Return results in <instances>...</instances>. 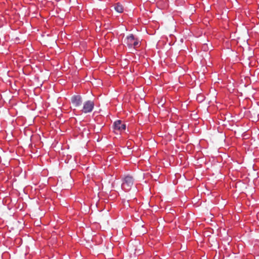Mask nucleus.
<instances>
[{"instance_id": "1", "label": "nucleus", "mask_w": 259, "mask_h": 259, "mask_svg": "<svg viewBox=\"0 0 259 259\" xmlns=\"http://www.w3.org/2000/svg\"><path fill=\"white\" fill-rule=\"evenodd\" d=\"M134 183V180L132 177L127 176L124 178L122 184V189L128 191L130 190Z\"/></svg>"}, {"instance_id": "2", "label": "nucleus", "mask_w": 259, "mask_h": 259, "mask_svg": "<svg viewBox=\"0 0 259 259\" xmlns=\"http://www.w3.org/2000/svg\"><path fill=\"white\" fill-rule=\"evenodd\" d=\"M94 107V103L93 101L89 100L83 103L82 109L81 110L82 112L84 113H88L91 112Z\"/></svg>"}, {"instance_id": "3", "label": "nucleus", "mask_w": 259, "mask_h": 259, "mask_svg": "<svg viewBox=\"0 0 259 259\" xmlns=\"http://www.w3.org/2000/svg\"><path fill=\"white\" fill-rule=\"evenodd\" d=\"M71 103L75 107L79 106L82 103V98L79 95H74L71 98Z\"/></svg>"}, {"instance_id": "4", "label": "nucleus", "mask_w": 259, "mask_h": 259, "mask_svg": "<svg viewBox=\"0 0 259 259\" xmlns=\"http://www.w3.org/2000/svg\"><path fill=\"white\" fill-rule=\"evenodd\" d=\"M114 130L119 131H123L125 130L126 125L124 123H122L121 120H117L114 123Z\"/></svg>"}, {"instance_id": "5", "label": "nucleus", "mask_w": 259, "mask_h": 259, "mask_svg": "<svg viewBox=\"0 0 259 259\" xmlns=\"http://www.w3.org/2000/svg\"><path fill=\"white\" fill-rule=\"evenodd\" d=\"M134 39L135 37L134 35L130 34V35L127 36L125 39V43L129 48H132V44L133 43Z\"/></svg>"}, {"instance_id": "6", "label": "nucleus", "mask_w": 259, "mask_h": 259, "mask_svg": "<svg viewBox=\"0 0 259 259\" xmlns=\"http://www.w3.org/2000/svg\"><path fill=\"white\" fill-rule=\"evenodd\" d=\"M114 9L117 12L120 13H122L123 11V6L118 3L115 5Z\"/></svg>"}, {"instance_id": "7", "label": "nucleus", "mask_w": 259, "mask_h": 259, "mask_svg": "<svg viewBox=\"0 0 259 259\" xmlns=\"http://www.w3.org/2000/svg\"><path fill=\"white\" fill-rule=\"evenodd\" d=\"M139 45V41L137 39H134L133 43L132 44V47H136Z\"/></svg>"}]
</instances>
